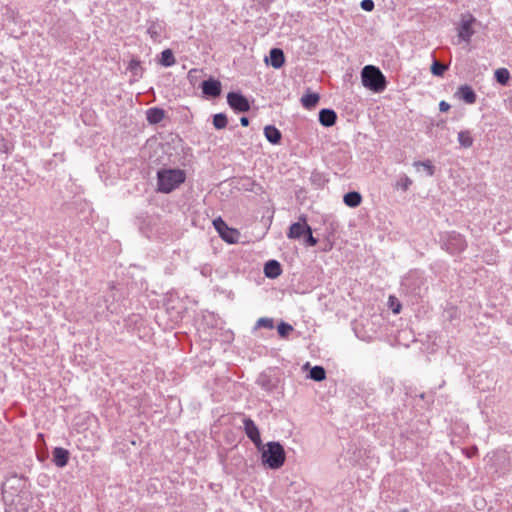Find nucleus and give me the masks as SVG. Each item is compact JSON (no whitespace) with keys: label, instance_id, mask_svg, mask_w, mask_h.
I'll use <instances>...</instances> for the list:
<instances>
[{"label":"nucleus","instance_id":"nucleus-35","mask_svg":"<svg viewBox=\"0 0 512 512\" xmlns=\"http://www.w3.org/2000/svg\"><path fill=\"white\" fill-rule=\"evenodd\" d=\"M360 6L364 11L370 12L374 9L375 4L373 0H362Z\"/></svg>","mask_w":512,"mask_h":512},{"label":"nucleus","instance_id":"nucleus-22","mask_svg":"<svg viewBox=\"0 0 512 512\" xmlns=\"http://www.w3.org/2000/svg\"><path fill=\"white\" fill-rule=\"evenodd\" d=\"M176 60L171 49H165L161 52L159 63L164 67H171L175 64Z\"/></svg>","mask_w":512,"mask_h":512},{"label":"nucleus","instance_id":"nucleus-28","mask_svg":"<svg viewBox=\"0 0 512 512\" xmlns=\"http://www.w3.org/2000/svg\"><path fill=\"white\" fill-rule=\"evenodd\" d=\"M228 120L224 113L215 114L213 117V125L216 129H224L227 126Z\"/></svg>","mask_w":512,"mask_h":512},{"label":"nucleus","instance_id":"nucleus-8","mask_svg":"<svg viewBox=\"0 0 512 512\" xmlns=\"http://www.w3.org/2000/svg\"><path fill=\"white\" fill-rule=\"evenodd\" d=\"M227 102L236 112H247L250 110L248 99L239 92H229L227 94Z\"/></svg>","mask_w":512,"mask_h":512},{"label":"nucleus","instance_id":"nucleus-5","mask_svg":"<svg viewBox=\"0 0 512 512\" xmlns=\"http://www.w3.org/2000/svg\"><path fill=\"white\" fill-rule=\"evenodd\" d=\"M443 247L452 255L463 252L467 247V242L463 235L456 231L446 232L441 236Z\"/></svg>","mask_w":512,"mask_h":512},{"label":"nucleus","instance_id":"nucleus-33","mask_svg":"<svg viewBox=\"0 0 512 512\" xmlns=\"http://www.w3.org/2000/svg\"><path fill=\"white\" fill-rule=\"evenodd\" d=\"M304 238V244L307 246V247H313L317 244L318 240L313 236L312 234V229L311 227L309 228V230L306 232V234H304L303 236Z\"/></svg>","mask_w":512,"mask_h":512},{"label":"nucleus","instance_id":"nucleus-13","mask_svg":"<svg viewBox=\"0 0 512 512\" xmlns=\"http://www.w3.org/2000/svg\"><path fill=\"white\" fill-rule=\"evenodd\" d=\"M52 456H53V463L57 466V467H65L68 463V460H69V451L62 448V447H56L54 448L53 452H52Z\"/></svg>","mask_w":512,"mask_h":512},{"label":"nucleus","instance_id":"nucleus-9","mask_svg":"<svg viewBox=\"0 0 512 512\" xmlns=\"http://www.w3.org/2000/svg\"><path fill=\"white\" fill-rule=\"evenodd\" d=\"M242 422L245 434L254 443V445L260 449L262 447V440L255 422L249 417H244Z\"/></svg>","mask_w":512,"mask_h":512},{"label":"nucleus","instance_id":"nucleus-30","mask_svg":"<svg viewBox=\"0 0 512 512\" xmlns=\"http://www.w3.org/2000/svg\"><path fill=\"white\" fill-rule=\"evenodd\" d=\"M255 328L273 329L274 328V320L272 318H267V317L259 318L256 322Z\"/></svg>","mask_w":512,"mask_h":512},{"label":"nucleus","instance_id":"nucleus-39","mask_svg":"<svg viewBox=\"0 0 512 512\" xmlns=\"http://www.w3.org/2000/svg\"><path fill=\"white\" fill-rule=\"evenodd\" d=\"M400 308H401V305L399 303H397V307L392 306L393 313L398 314L400 312Z\"/></svg>","mask_w":512,"mask_h":512},{"label":"nucleus","instance_id":"nucleus-32","mask_svg":"<svg viewBox=\"0 0 512 512\" xmlns=\"http://www.w3.org/2000/svg\"><path fill=\"white\" fill-rule=\"evenodd\" d=\"M277 331H278V334L285 338L289 335L290 332L293 331V326L290 325L289 323H286V322H281L278 326H277Z\"/></svg>","mask_w":512,"mask_h":512},{"label":"nucleus","instance_id":"nucleus-23","mask_svg":"<svg viewBox=\"0 0 512 512\" xmlns=\"http://www.w3.org/2000/svg\"><path fill=\"white\" fill-rule=\"evenodd\" d=\"M319 99L320 97L317 93H309L301 98V103L305 108L311 109L316 106Z\"/></svg>","mask_w":512,"mask_h":512},{"label":"nucleus","instance_id":"nucleus-17","mask_svg":"<svg viewBox=\"0 0 512 512\" xmlns=\"http://www.w3.org/2000/svg\"><path fill=\"white\" fill-rule=\"evenodd\" d=\"M264 135L271 144H279L282 138L281 131L273 125L264 127Z\"/></svg>","mask_w":512,"mask_h":512},{"label":"nucleus","instance_id":"nucleus-20","mask_svg":"<svg viewBox=\"0 0 512 512\" xmlns=\"http://www.w3.org/2000/svg\"><path fill=\"white\" fill-rule=\"evenodd\" d=\"M413 167L417 172L424 171L427 176L431 177L435 173V167L430 160L425 161H414Z\"/></svg>","mask_w":512,"mask_h":512},{"label":"nucleus","instance_id":"nucleus-10","mask_svg":"<svg viewBox=\"0 0 512 512\" xmlns=\"http://www.w3.org/2000/svg\"><path fill=\"white\" fill-rule=\"evenodd\" d=\"M147 33L154 42H159L165 31V23L158 19H151L147 22Z\"/></svg>","mask_w":512,"mask_h":512},{"label":"nucleus","instance_id":"nucleus-12","mask_svg":"<svg viewBox=\"0 0 512 512\" xmlns=\"http://www.w3.org/2000/svg\"><path fill=\"white\" fill-rule=\"evenodd\" d=\"M475 18L470 16L467 20H462L461 24L458 28V37L461 41L469 43L472 36L474 35V30L472 28V24L474 23Z\"/></svg>","mask_w":512,"mask_h":512},{"label":"nucleus","instance_id":"nucleus-40","mask_svg":"<svg viewBox=\"0 0 512 512\" xmlns=\"http://www.w3.org/2000/svg\"><path fill=\"white\" fill-rule=\"evenodd\" d=\"M400 512H408V510L407 509H403Z\"/></svg>","mask_w":512,"mask_h":512},{"label":"nucleus","instance_id":"nucleus-2","mask_svg":"<svg viewBox=\"0 0 512 512\" xmlns=\"http://www.w3.org/2000/svg\"><path fill=\"white\" fill-rule=\"evenodd\" d=\"M261 461L263 465L268 466L270 469L276 470L283 466L286 453L284 447L279 442H268L265 446L260 448Z\"/></svg>","mask_w":512,"mask_h":512},{"label":"nucleus","instance_id":"nucleus-34","mask_svg":"<svg viewBox=\"0 0 512 512\" xmlns=\"http://www.w3.org/2000/svg\"><path fill=\"white\" fill-rule=\"evenodd\" d=\"M257 383L264 388L265 390H271L272 385L270 384V380L266 375H260Z\"/></svg>","mask_w":512,"mask_h":512},{"label":"nucleus","instance_id":"nucleus-24","mask_svg":"<svg viewBox=\"0 0 512 512\" xmlns=\"http://www.w3.org/2000/svg\"><path fill=\"white\" fill-rule=\"evenodd\" d=\"M309 377L317 382L323 381L326 378V371L322 366H314L309 372Z\"/></svg>","mask_w":512,"mask_h":512},{"label":"nucleus","instance_id":"nucleus-29","mask_svg":"<svg viewBox=\"0 0 512 512\" xmlns=\"http://www.w3.org/2000/svg\"><path fill=\"white\" fill-rule=\"evenodd\" d=\"M241 185H242V188L246 191H250V192H257V190L255 189V187H258L259 190H261V186L257 185L255 183V181H253L251 178L249 177H245L241 180Z\"/></svg>","mask_w":512,"mask_h":512},{"label":"nucleus","instance_id":"nucleus-14","mask_svg":"<svg viewBox=\"0 0 512 512\" xmlns=\"http://www.w3.org/2000/svg\"><path fill=\"white\" fill-rule=\"evenodd\" d=\"M337 114L334 110L324 108L319 112V122L324 127H331L336 123Z\"/></svg>","mask_w":512,"mask_h":512},{"label":"nucleus","instance_id":"nucleus-1","mask_svg":"<svg viewBox=\"0 0 512 512\" xmlns=\"http://www.w3.org/2000/svg\"><path fill=\"white\" fill-rule=\"evenodd\" d=\"M186 179V174L181 169H161L157 172V190L161 193H171Z\"/></svg>","mask_w":512,"mask_h":512},{"label":"nucleus","instance_id":"nucleus-19","mask_svg":"<svg viewBox=\"0 0 512 512\" xmlns=\"http://www.w3.org/2000/svg\"><path fill=\"white\" fill-rule=\"evenodd\" d=\"M285 62V56L280 48H273L270 50V64L273 68L279 69Z\"/></svg>","mask_w":512,"mask_h":512},{"label":"nucleus","instance_id":"nucleus-16","mask_svg":"<svg viewBox=\"0 0 512 512\" xmlns=\"http://www.w3.org/2000/svg\"><path fill=\"white\" fill-rule=\"evenodd\" d=\"M457 95L467 104H474L476 102V94L474 90L468 85H462L458 88Z\"/></svg>","mask_w":512,"mask_h":512},{"label":"nucleus","instance_id":"nucleus-11","mask_svg":"<svg viewBox=\"0 0 512 512\" xmlns=\"http://www.w3.org/2000/svg\"><path fill=\"white\" fill-rule=\"evenodd\" d=\"M202 93L205 96L216 98L220 96L222 88L221 82L216 79H208L202 82L201 84Z\"/></svg>","mask_w":512,"mask_h":512},{"label":"nucleus","instance_id":"nucleus-21","mask_svg":"<svg viewBox=\"0 0 512 512\" xmlns=\"http://www.w3.org/2000/svg\"><path fill=\"white\" fill-rule=\"evenodd\" d=\"M343 201L347 206L355 208L360 205L362 196L357 191H351L344 195Z\"/></svg>","mask_w":512,"mask_h":512},{"label":"nucleus","instance_id":"nucleus-27","mask_svg":"<svg viewBox=\"0 0 512 512\" xmlns=\"http://www.w3.org/2000/svg\"><path fill=\"white\" fill-rule=\"evenodd\" d=\"M412 180L405 174H402L399 176V179L397 180L395 184L396 189H401L402 191H407L410 186L412 185Z\"/></svg>","mask_w":512,"mask_h":512},{"label":"nucleus","instance_id":"nucleus-7","mask_svg":"<svg viewBox=\"0 0 512 512\" xmlns=\"http://www.w3.org/2000/svg\"><path fill=\"white\" fill-rule=\"evenodd\" d=\"M309 228L310 226L307 224V216L305 214H301L298 217V221L290 225L287 237L294 240L301 239Z\"/></svg>","mask_w":512,"mask_h":512},{"label":"nucleus","instance_id":"nucleus-37","mask_svg":"<svg viewBox=\"0 0 512 512\" xmlns=\"http://www.w3.org/2000/svg\"><path fill=\"white\" fill-rule=\"evenodd\" d=\"M450 107V104L444 100L439 103V110L441 112H447L450 109Z\"/></svg>","mask_w":512,"mask_h":512},{"label":"nucleus","instance_id":"nucleus-36","mask_svg":"<svg viewBox=\"0 0 512 512\" xmlns=\"http://www.w3.org/2000/svg\"><path fill=\"white\" fill-rule=\"evenodd\" d=\"M4 15H5V17L7 19H9V20H11L13 22L15 21L16 13H15V11L13 9H11L9 7H6V11H5Z\"/></svg>","mask_w":512,"mask_h":512},{"label":"nucleus","instance_id":"nucleus-31","mask_svg":"<svg viewBox=\"0 0 512 512\" xmlns=\"http://www.w3.org/2000/svg\"><path fill=\"white\" fill-rule=\"evenodd\" d=\"M447 69H448V66H446L438 61H434L431 66V72L435 76H442Z\"/></svg>","mask_w":512,"mask_h":512},{"label":"nucleus","instance_id":"nucleus-4","mask_svg":"<svg viewBox=\"0 0 512 512\" xmlns=\"http://www.w3.org/2000/svg\"><path fill=\"white\" fill-rule=\"evenodd\" d=\"M425 284L424 273L417 269L409 271L401 281V286L407 293L417 296L426 290Z\"/></svg>","mask_w":512,"mask_h":512},{"label":"nucleus","instance_id":"nucleus-6","mask_svg":"<svg viewBox=\"0 0 512 512\" xmlns=\"http://www.w3.org/2000/svg\"><path fill=\"white\" fill-rule=\"evenodd\" d=\"M213 225L225 242L234 244L238 241L239 232L236 229L229 228L221 217L216 218L213 221Z\"/></svg>","mask_w":512,"mask_h":512},{"label":"nucleus","instance_id":"nucleus-25","mask_svg":"<svg viewBox=\"0 0 512 512\" xmlns=\"http://www.w3.org/2000/svg\"><path fill=\"white\" fill-rule=\"evenodd\" d=\"M458 141L464 148H470L473 145V138L468 130L460 131L458 133Z\"/></svg>","mask_w":512,"mask_h":512},{"label":"nucleus","instance_id":"nucleus-3","mask_svg":"<svg viewBox=\"0 0 512 512\" xmlns=\"http://www.w3.org/2000/svg\"><path fill=\"white\" fill-rule=\"evenodd\" d=\"M361 80L364 87L380 93L385 90L387 81L381 70L373 65H366L361 71Z\"/></svg>","mask_w":512,"mask_h":512},{"label":"nucleus","instance_id":"nucleus-38","mask_svg":"<svg viewBox=\"0 0 512 512\" xmlns=\"http://www.w3.org/2000/svg\"><path fill=\"white\" fill-rule=\"evenodd\" d=\"M240 123L242 126L246 127L249 125V119L247 117L243 116L240 118Z\"/></svg>","mask_w":512,"mask_h":512},{"label":"nucleus","instance_id":"nucleus-18","mask_svg":"<svg viewBox=\"0 0 512 512\" xmlns=\"http://www.w3.org/2000/svg\"><path fill=\"white\" fill-rule=\"evenodd\" d=\"M165 117V111L158 107L149 108L146 111V119L150 124H158Z\"/></svg>","mask_w":512,"mask_h":512},{"label":"nucleus","instance_id":"nucleus-15","mask_svg":"<svg viewBox=\"0 0 512 512\" xmlns=\"http://www.w3.org/2000/svg\"><path fill=\"white\" fill-rule=\"evenodd\" d=\"M282 273V268L277 260H269L265 263L264 274L267 278L275 279Z\"/></svg>","mask_w":512,"mask_h":512},{"label":"nucleus","instance_id":"nucleus-26","mask_svg":"<svg viewBox=\"0 0 512 512\" xmlns=\"http://www.w3.org/2000/svg\"><path fill=\"white\" fill-rule=\"evenodd\" d=\"M495 78L501 85H506L510 79V73L506 68H499L495 71Z\"/></svg>","mask_w":512,"mask_h":512}]
</instances>
